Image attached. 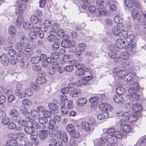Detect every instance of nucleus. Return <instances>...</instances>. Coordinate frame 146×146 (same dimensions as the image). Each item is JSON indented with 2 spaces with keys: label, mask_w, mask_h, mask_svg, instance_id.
Returning <instances> with one entry per match:
<instances>
[{
  "label": "nucleus",
  "mask_w": 146,
  "mask_h": 146,
  "mask_svg": "<svg viewBox=\"0 0 146 146\" xmlns=\"http://www.w3.org/2000/svg\"><path fill=\"white\" fill-rule=\"evenodd\" d=\"M60 98L61 100L60 106L61 107V112L63 114H67L69 111L68 108H66V106H65V104L66 102L68 101L67 97L65 95H61Z\"/></svg>",
  "instance_id": "obj_1"
},
{
  "label": "nucleus",
  "mask_w": 146,
  "mask_h": 146,
  "mask_svg": "<svg viewBox=\"0 0 146 146\" xmlns=\"http://www.w3.org/2000/svg\"><path fill=\"white\" fill-rule=\"evenodd\" d=\"M138 114L133 113L131 114L130 111L126 112L124 113V115L125 117V120L130 122H133L136 121L138 118Z\"/></svg>",
  "instance_id": "obj_2"
},
{
  "label": "nucleus",
  "mask_w": 146,
  "mask_h": 146,
  "mask_svg": "<svg viewBox=\"0 0 146 146\" xmlns=\"http://www.w3.org/2000/svg\"><path fill=\"white\" fill-rule=\"evenodd\" d=\"M29 0H20L19 1L18 5V10L19 13H22L23 11L25 10L27 7V4Z\"/></svg>",
  "instance_id": "obj_3"
},
{
  "label": "nucleus",
  "mask_w": 146,
  "mask_h": 146,
  "mask_svg": "<svg viewBox=\"0 0 146 146\" xmlns=\"http://www.w3.org/2000/svg\"><path fill=\"white\" fill-rule=\"evenodd\" d=\"M125 26L124 24H118L116 26L113 27L112 29L113 34L115 36L119 35L121 30L124 29Z\"/></svg>",
  "instance_id": "obj_4"
},
{
  "label": "nucleus",
  "mask_w": 146,
  "mask_h": 146,
  "mask_svg": "<svg viewBox=\"0 0 146 146\" xmlns=\"http://www.w3.org/2000/svg\"><path fill=\"white\" fill-rule=\"evenodd\" d=\"M125 119H121L119 121L118 125L122 130L125 132H129L131 130V127L129 125L125 124Z\"/></svg>",
  "instance_id": "obj_5"
},
{
  "label": "nucleus",
  "mask_w": 146,
  "mask_h": 146,
  "mask_svg": "<svg viewBox=\"0 0 146 146\" xmlns=\"http://www.w3.org/2000/svg\"><path fill=\"white\" fill-rule=\"evenodd\" d=\"M15 48L18 51L17 56L18 57H21L22 54H23L24 50L27 48L25 46L23 45L20 42H18L16 44Z\"/></svg>",
  "instance_id": "obj_6"
},
{
  "label": "nucleus",
  "mask_w": 146,
  "mask_h": 146,
  "mask_svg": "<svg viewBox=\"0 0 146 146\" xmlns=\"http://www.w3.org/2000/svg\"><path fill=\"white\" fill-rule=\"evenodd\" d=\"M40 75L41 76L38 77L36 79V81L38 84H43L46 82L47 80L44 76V72H41L39 75Z\"/></svg>",
  "instance_id": "obj_7"
},
{
  "label": "nucleus",
  "mask_w": 146,
  "mask_h": 146,
  "mask_svg": "<svg viewBox=\"0 0 146 146\" xmlns=\"http://www.w3.org/2000/svg\"><path fill=\"white\" fill-rule=\"evenodd\" d=\"M23 34L24 33L23 32H21L20 33V35L21 34V35L20 37L21 42L20 43L24 46L28 48L29 45V44L28 43V40L26 37L23 35Z\"/></svg>",
  "instance_id": "obj_8"
},
{
  "label": "nucleus",
  "mask_w": 146,
  "mask_h": 146,
  "mask_svg": "<svg viewBox=\"0 0 146 146\" xmlns=\"http://www.w3.org/2000/svg\"><path fill=\"white\" fill-rule=\"evenodd\" d=\"M9 59L7 55L5 54H2L0 57V61L1 63L5 66L8 65Z\"/></svg>",
  "instance_id": "obj_9"
},
{
  "label": "nucleus",
  "mask_w": 146,
  "mask_h": 146,
  "mask_svg": "<svg viewBox=\"0 0 146 146\" xmlns=\"http://www.w3.org/2000/svg\"><path fill=\"white\" fill-rule=\"evenodd\" d=\"M29 120V117H25V120L16 119L15 121L18 123L20 126L23 127L26 126L29 124L28 122Z\"/></svg>",
  "instance_id": "obj_10"
},
{
  "label": "nucleus",
  "mask_w": 146,
  "mask_h": 146,
  "mask_svg": "<svg viewBox=\"0 0 146 146\" xmlns=\"http://www.w3.org/2000/svg\"><path fill=\"white\" fill-rule=\"evenodd\" d=\"M129 73L128 70L124 69L123 70H119V71L117 72L116 76L119 79H121L123 78L124 76H126Z\"/></svg>",
  "instance_id": "obj_11"
},
{
  "label": "nucleus",
  "mask_w": 146,
  "mask_h": 146,
  "mask_svg": "<svg viewBox=\"0 0 146 146\" xmlns=\"http://www.w3.org/2000/svg\"><path fill=\"white\" fill-rule=\"evenodd\" d=\"M132 109L134 111L133 113L138 114H140V111L142 110V107L139 104H135L133 105Z\"/></svg>",
  "instance_id": "obj_12"
},
{
  "label": "nucleus",
  "mask_w": 146,
  "mask_h": 146,
  "mask_svg": "<svg viewBox=\"0 0 146 146\" xmlns=\"http://www.w3.org/2000/svg\"><path fill=\"white\" fill-rule=\"evenodd\" d=\"M48 133L49 131L48 130H40L39 131V137L41 139H45L48 137Z\"/></svg>",
  "instance_id": "obj_13"
},
{
  "label": "nucleus",
  "mask_w": 146,
  "mask_h": 146,
  "mask_svg": "<svg viewBox=\"0 0 146 146\" xmlns=\"http://www.w3.org/2000/svg\"><path fill=\"white\" fill-rule=\"evenodd\" d=\"M48 40L50 42H54L57 41L58 39L56 36V33H54L52 31L50 32V35L47 37Z\"/></svg>",
  "instance_id": "obj_14"
},
{
  "label": "nucleus",
  "mask_w": 146,
  "mask_h": 146,
  "mask_svg": "<svg viewBox=\"0 0 146 146\" xmlns=\"http://www.w3.org/2000/svg\"><path fill=\"white\" fill-rule=\"evenodd\" d=\"M52 25L51 23L48 20L45 21L43 27L41 28V30L42 32H46L48 30Z\"/></svg>",
  "instance_id": "obj_15"
},
{
  "label": "nucleus",
  "mask_w": 146,
  "mask_h": 146,
  "mask_svg": "<svg viewBox=\"0 0 146 146\" xmlns=\"http://www.w3.org/2000/svg\"><path fill=\"white\" fill-rule=\"evenodd\" d=\"M29 124L31 125L32 128L36 129H39L41 128L40 125L37 122L33 121V119H31L29 118Z\"/></svg>",
  "instance_id": "obj_16"
},
{
  "label": "nucleus",
  "mask_w": 146,
  "mask_h": 146,
  "mask_svg": "<svg viewBox=\"0 0 146 146\" xmlns=\"http://www.w3.org/2000/svg\"><path fill=\"white\" fill-rule=\"evenodd\" d=\"M135 86H133L128 90V92L131 94H137L136 92L139 90V87L137 83H135Z\"/></svg>",
  "instance_id": "obj_17"
},
{
  "label": "nucleus",
  "mask_w": 146,
  "mask_h": 146,
  "mask_svg": "<svg viewBox=\"0 0 146 146\" xmlns=\"http://www.w3.org/2000/svg\"><path fill=\"white\" fill-rule=\"evenodd\" d=\"M116 44L117 47L120 48H123L125 46V41L122 39H117L116 41Z\"/></svg>",
  "instance_id": "obj_18"
},
{
  "label": "nucleus",
  "mask_w": 146,
  "mask_h": 146,
  "mask_svg": "<svg viewBox=\"0 0 146 146\" xmlns=\"http://www.w3.org/2000/svg\"><path fill=\"white\" fill-rule=\"evenodd\" d=\"M10 116L12 117L17 118L20 115L19 111L15 109L10 110L9 112Z\"/></svg>",
  "instance_id": "obj_19"
},
{
  "label": "nucleus",
  "mask_w": 146,
  "mask_h": 146,
  "mask_svg": "<svg viewBox=\"0 0 146 146\" xmlns=\"http://www.w3.org/2000/svg\"><path fill=\"white\" fill-rule=\"evenodd\" d=\"M30 20L34 24H40L42 22V19L36 16L32 15L30 17Z\"/></svg>",
  "instance_id": "obj_20"
},
{
  "label": "nucleus",
  "mask_w": 146,
  "mask_h": 146,
  "mask_svg": "<svg viewBox=\"0 0 146 146\" xmlns=\"http://www.w3.org/2000/svg\"><path fill=\"white\" fill-rule=\"evenodd\" d=\"M59 136L61 140L64 142L66 143L68 140V138L66 133L64 132L61 131Z\"/></svg>",
  "instance_id": "obj_21"
},
{
  "label": "nucleus",
  "mask_w": 146,
  "mask_h": 146,
  "mask_svg": "<svg viewBox=\"0 0 146 146\" xmlns=\"http://www.w3.org/2000/svg\"><path fill=\"white\" fill-rule=\"evenodd\" d=\"M126 98L131 101H136L139 99V96L137 94H133L127 95Z\"/></svg>",
  "instance_id": "obj_22"
},
{
  "label": "nucleus",
  "mask_w": 146,
  "mask_h": 146,
  "mask_svg": "<svg viewBox=\"0 0 146 146\" xmlns=\"http://www.w3.org/2000/svg\"><path fill=\"white\" fill-rule=\"evenodd\" d=\"M30 138L31 140H33V143L35 145H37L39 144V140L37 139V138L38 137V135L37 133H35V131L34 132V133L30 134Z\"/></svg>",
  "instance_id": "obj_23"
},
{
  "label": "nucleus",
  "mask_w": 146,
  "mask_h": 146,
  "mask_svg": "<svg viewBox=\"0 0 146 146\" xmlns=\"http://www.w3.org/2000/svg\"><path fill=\"white\" fill-rule=\"evenodd\" d=\"M82 128L87 131H89L90 130H93L91 127L90 125L88 123V122L83 121L82 123Z\"/></svg>",
  "instance_id": "obj_24"
},
{
  "label": "nucleus",
  "mask_w": 146,
  "mask_h": 146,
  "mask_svg": "<svg viewBox=\"0 0 146 146\" xmlns=\"http://www.w3.org/2000/svg\"><path fill=\"white\" fill-rule=\"evenodd\" d=\"M87 99L84 98H81L77 101L76 104L79 106H82L85 105L87 102Z\"/></svg>",
  "instance_id": "obj_25"
},
{
  "label": "nucleus",
  "mask_w": 146,
  "mask_h": 146,
  "mask_svg": "<svg viewBox=\"0 0 146 146\" xmlns=\"http://www.w3.org/2000/svg\"><path fill=\"white\" fill-rule=\"evenodd\" d=\"M71 44V41L66 39H64L62 42L61 45L62 46L65 48H69Z\"/></svg>",
  "instance_id": "obj_26"
},
{
  "label": "nucleus",
  "mask_w": 146,
  "mask_h": 146,
  "mask_svg": "<svg viewBox=\"0 0 146 146\" xmlns=\"http://www.w3.org/2000/svg\"><path fill=\"white\" fill-rule=\"evenodd\" d=\"M105 140L110 143H115V140L114 139L113 135H109L106 136L105 137Z\"/></svg>",
  "instance_id": "obj_27"
},
{
  "label": "nucleus",
  "mask_w": 146,
  "mask_h": 146,
  "mask_svg": "<svg viewBox=\"0 0 146 146\" xmlns=\"http://www.w3.org/2000/svg\"><path fill=\"white\" fill-rule=\"evenodd\" d=\"M113 99L115 103H120L123 100V97L121 95L116 94L114 96Z\"/></svg>",
  "instance_id": "obj_28"
},
{
  "label": "nucleus",
  "mask_w": 146,
  "mask_h": 146,
  "mask_svg": "<svg viewBox=\"0 0 146 146\" xmlns=\"http://www.w3.org/2000/svg\"><path fill=\"white\" fill-rule=\"evenodd\" d=\"M109 115V113L107 111L103 112L99 114L97 117L99 119H103L108 117Z\"/></svg>",
  "instance_id": "obj_29"
},
{
  "label": "nucleus",
  "mask_w": 146,
  "mask_h": 146,
  "mask_svg": "<svg viewBox=\"0 0 146 146\" xmlns=\"http://www.w3.org/2000/svg\"><path fill=\"white\" fill-rule=\"evenodd\" d=\"M81 90L80 89L72 90L70 92V94L72 97H77L80 95Z\"/></svg>",
  "instance_id": "obj_30"
},
{
  "label": "nucleus",
  "mask_w": 146,
  "mask_h": 146,
  "mask_svg": "<svg viewBox=\"0 0 146 146\" xmlns=\"http://www.w3.org/2000/svg\"><path fill=\"white\" fill-rule=\"evenodd\" d=\"M115 91L117 94L121 95L124 94L126 92L125 88L121 86L117 88Z\"/></svg>",
  "instance_id": "obj_31"
},
{
  "label": "nucleus",
  "mask_w": 146,
  "mask_h": 146,
  "mask_svg": "<svg viewBox=\"0 0 146 146\" xmlns=\"http://www.w3.org/2000/svg\"><path fill=\"white\" fill-rule=\"evenodd\" d=\"M25 132L27 134L34 133L35 130L33 129L31 126H26L24 129Z\"/></svg>",
  "instance_id": "obj_32"
},
{
  "label": "nucleus",
  "mask_w": 146,
  "mask_h": 146,
  "mask_svg": "<svg viewBox=\"0 0 146 146\" xmlns=\"http://www.w3.org/2000/svg\"><path fill=\"white\" fill-rule=\"evenodd\" d=\"M87 122L90 125L91 127L93 130L96 126V123L95 119L93 118H90L88 119Z\"/></svg>",
  "instance_id": "obj_33"
},
{
  "label": "nucleus",
  "mask_w": 146,
  "mask_h": 146,
  "mask_svg": "<svg viewBox=\"0 0 146 146\" xmlns=\"http://www.w3.org/2000/svg\"><path fill=\"white\" fill-rule=\"evenodd\" d=\"M19 14V15L17 19L16 23V25L18 27H19L21 25V24H22L23 22V20L22 15V13H20Z\"/></svg>",
  "instance_id": "obj_34"
},
{
  "label": "nucleus",
  "mask_w": 146,
  "mask_h": 146,
  "mask_svg": "<svg viewBox=\"0 0 146 146\" xmlns=\"http://www.w3.org/2000/svg\"><path fill=\"white\" fill-rule=\"evenodd\" d=\"M75 130V129L74 126L72 124L68 125L66 128V132L70 134L71 133Z\"/></svg>",
  "instance_id": "obj_35"
},
{
  "label": "nucleus",
  "mask_w": 146,
  "mask_h": 146,
  "mask_svg": "<svg viewBox=\"0 0 146 146\" xmlns=\"http://www.w3.org/2000/svg\"><path fill=\"white\" fill-rule=\"evenodd\" d=\"M114 21L115 22L119 24H123V18L120 16L117 15L115 16L113 18Z\"/></svg>",
  "instance_id": "obj_36"
},
{
  "label": "nucleus",
  "mask_w": 146,
  "mask_h": 146,
  "mask_svg": "<svg viewBox=\"0 0 146 146\" xmlns=\"http://www.w3.org/2000/svg\"><path fill=\"white\" fill-rule=\"evenodd\" d=\"M7 145L5 146H17L18 145V142L15 140L7 141Z\"/></svg>",
  "instance_id": "obj_37"
},
{
  "label": "nucleus",
  "mask_w": 146,
  "mask_h": 146,
  "mask_svg": "<svg viewBox=\"0 0 146 146\" xmlns=\"http://www.w3.org/2000/svg\"><path fill=\"white\" fill-rule=\"evenodd\" d=\"M6 97L3 95H0V108H3V103H5L6 101Z\"/></svg>",
  "instance_id": "obj_38"
},
{
  "label": "nucleus",
  "mask_w": 146,
  "mask_h": 146,
  "mask_svg": "<svg viewBox=\"0 0 146 146\" xmlns=\"http://www.w3.org/2000/svg\"><path fill=\"white\" fill-rule=\"evenodd\" d=\"M71 138H77L79 137L80 136L79 132L75 130L72 133L70 134Z\"/></svg>",
  "instance_id": "obj_39"
},
{
  "label": "nucleus",
  "mask_w": 146,
  "mask_h": 146,
  "mask_svg": "<svg viewBox=\"0 0 146 146\" xmlns=\"http://www.w3.org/2000/svg\"><path fill=\"white\" fill-rule=\"evenodd\" d=\"M135 2L132 0H125V3L126 6L129 8H132Z\"/></svg>",
  "instance_id": "obj_40"
},
{
  "label": "nucleus",
  "mask_w": 146,
  "mask_h": 146,
  "mask_svg": "<svg viewBox=\"0 0 146 146\" xmlns=\"http://www.w3.org/2000/svg\"><path fill=\"white\" fill-rule=\"evenodd\" d=\"M33 94V91L31 89L27 88L25 90L23 95H25L24 97L26 96H30L32 95Z\"/></svg>",
  "instance_id": "obj_41"
},
{
  "label": "nucleus",
  "mask_w": 146,
  "mask_h": 146,
  "mask_svg": "<svg viewBox=\"0 0 146 146\" xmlns=\"http://www.w3.org/2000/svg\"><path fill=\"white\" fill-rule=\"evenodd\" d=\"M20 111L21 113L22 114L25 115L27 116V114H29V113L27 111V108H25L24 106H21L20 108Z\"/></svg>",
  "instance_id": "obj_42"
},
{
  "label": "nucleus",
  "mask_w": 146,
  "mask_h": 146,
  "mask_svg": "<svg viewBox=\"0 0 146 146\" xmlns=\"http://www.w3.org/2000/svg\"><path fill=\"white\" fill-rule=\"evenodd\" d=\"M135 75V73H129L125 78V81H129V80H133L134 76Z\"/></svg>",
  "instance_id": "obj_43"
},
{
  "label": "nucleus",
  "mask_w": 146,
  "mask_h": 146,
  "mask_svg": "<svg viewBox=\"0 0 146 146\" xmlns=\"http://www.w3.org/2000/svg\"><path fill=\"white\" fill-rule=\"evenodd\" d=\"M134 38V36L133 35L131 34L128 35L125 39L127 43H131L132 42Z\"/></svg>",
  "instance_id": "obj_44"
},
{
  "label": "nucleus",
  "mask_w": 146,
  "mask_h": 146,
  "mask_svg": "<svg viewBox=\"0 0 146 146\" xmlns=\"http://www.w3.org/2000/svg\"><path fill=\"white\" fill-rule=\"evenodd\" d=\"M15 94L19 98L22 99L24 97V96L23 94L22 93L21 90H19L18 89H16L15 91Z\"/></svg>",
  "instance_id": "obj_45"
},
{
  "label": "nucleus",
  "mask_w": 146,
  "mask_h": 146,
  "mask_svg": "<svg viewBox=\"0 0 146 146\" xmlns=\"http://www.w3.org/2000/svg\"><path fill=\"white\" fill-rule=\"evenodd\" d=\"M22 60H20V66L21 68H25L27 67V63L24 59H23V57L21 56Z\"/></svg>",
  "instance_id": "obj_46"
},
{
  "label": "nucleus",
  "mask_w": 146,
  "mask_h": 146,
  "mask_svg": "<svg viewBox=\"0 0 146 146\" xmlns=\"http://www.w3.org/2000/svg\"><path fill=\"white\" fill-rule=\"evenodd\" d=\"M48 106L50 109L53 111L56 110L58 108V106L54 103H49Z\"/></svg>",
  "instance_id": "obj_47"
},
{
  "label": "nucleus",
  "mask_w": 146,
  "mask_h": 146,
  "mask_svg": "<svg viewBox=\"0 0 146 146\" xmlns=\"http://www.w3.org/2000/svg\"><path fill=\"white\" fill-rule=\"evenodd\" d=\"M60 46V43L57 42H55L53 43L51 46V49L53 51H56L58 50Z\"/></svg>",
  "instance_id": "obj_48"
},
{
  "label": "nucleus",
  "mask_w": 146,
  "mask_h": 146,
  "mask_svg": "<svg viewBox=\"0 0 146 146\" xmlns=\"http://www.w3.org/2000/svg\"><path fill=\"white\" fill-rule=\"evenodd\" d=\"M146 143V137H143L138 139L137 144L139 145H144Z\"/></svg>",
  "instance_id": "obj_49"
},
{
  "label": "nucleus",
  "mask_w": 146,
  "mask_h": 146,
  "mask_svg": "<svg viewBox=\"0 0 146 146\" xmlns=\"http://www.w3.org/2000/svg\"><path fill=\"white\" fill-rule=\"evenodd\" d=\"M32 52L31 51L30 48H26L23 51V54H25L26 56L28 58L30 57L32 54Z\"/></svg>",
  "instance_id": "obj_50"
},
{
  "label": "nucleus",
  "mask_w": 146,
  "mask_h": 146,
  "mask_svg": "<svg viewBox=\"0 0 146 146\" xmlns=\"http://www.w3.org/2000/svg\"><path fill=\"white\" fill-rule=\"evenodd\" d=\"M38 36V34L36 32H31L29 33V37L31 40H33Z\"/></svg>",
  "instance_id": "obj_51"
},
{
  "label": "nucleus",
  "mask_w": 146,
  "mask_h": 146,
  "mask_svg": "<svg viewBox=\"0 0 146 146\" xmlns=\"http://www.w3.org/2000/svg\"><path fill=\"white\" fill-rule=\"evenodd\" d=\"M124 29H123L122 30H121L119 35L120 37L123 38L125 39L127 36L128 34V32L126 31H124Z\"/></svg>",
  "instance_id": "obj_52"
},
{
  "label": "nucleus",
  "mask_w": 146,
  "mask_h": 146,
  "mask_svg": "<svg viewBox=\"0 0 146 146\" xmlns=\"http://www.w3.org/2000/svg\"><path fill=\"white\" fill-rule=\"evenodd\" d=\"M31 61L33 64L38 63L40 62L39 56H36L32 57L31 59Z\"/></svg>",
  "instance_id": "obj_53"
},
{
  "label": "nucleus",
  "mask_w": 146,
  "mask_h": 146,
  "mask_svg": "<svg viewBox=\"0 0 146 146\" xmlns=\"http://www.w3.org/2000/svg\"><path fill=\"white\" fill-rule=\"evenodd\" d=\"M73 62H74L75 64V67L78 70H83L84 68V65L81 64L77 63L74 60H72Z\"/></svg>",
  "instance_id": "obj_54"
},
{
  "label": "nucleus",
  "mask_w": 146,
  "mask_h": 146,
  "mask_svg": "<svg viewBox=\"0 0 146 146\" xmlns=\"http://www.w3.org/2000/svg\"><path fill=\"white\" fill-rule=\"evenodd\" d=\"M126 81L127 82L126 86L128 88H129V89L133 86H135V83H137V82H133V80H129V81Z\"/></svg>",
  "instance_id": "obj_55"
},
{
  "label": "nucleus",
  "mask_w": 146,
  "mask_h": 146,
  "mask_svg": "<svg viewBox=\"0 0 146 146\" xmlns=\"http://www.w3.org/2000/svg\"><path fill=\"white\" fill-rule=\"evenodd\" d=\"M8 31L9 33L11 35H14L16 33V30L14 27L11 26L9 28Z\"/></svg>",
  "instance_id": "obj_56"
},
{
  "label": "nucleus",
  "mask_w": 146,
  "mask_h": 146,
  "mask_svg": "<svg viewBox=\"0 0 146 146\" xmlns=\"http://www.w3.org/2000/svg\"><path fill=\"white\" fill-rule=\"evenodd\" d=\"M31 115L34 118H37L39 115V113L35 110H32L31 112Z\"/></svg>",
  "instance_id": "obj_57"
},
{
  "label": "nucleus",
  "mask_w": 146,
  "mask_h": 146,
  "mask_svg": "<svg viewBox=\"0 0 146 146\" xmlns=\"http://www.w3.org/2000/svg\"><path fill=\"white\" fill-rule=\"evenodd\" d=\"M86 71L84 70H78L76 72V76L78 77H82L85 74Z\"/></svg>",
  "instance_id": "obj_58"
},
{
  "label": "nucleus",
  "mask_w": 146,
  "mask_h": 146,
  "mask_svg": "<svg viewBox=\"0 0 146 146\" xmlns=\"http://www.w3.org/2000/svg\"><path fill=\"white\" fill-rule=\"evenodd\" d=\"M24 28L27 30H30L32 28V25L29 22H25L23 24Z\"/></svg>",
  "instance_id": "obj_59"
},
{
  "label": "nucleus",
  "mask_w": 146,
  "mask_h": 146,
  "mask_svg": "<svg viewBox=\"0 0 146 146\" xmlns=\"http://www.w3.org/2000/svg\"><path fill=\"white\" fill-rule=\"evenodd\" d=\"M54 33H56V36L57 35L58 36L60 37H63L64 35V31L62 30H58L57 32H56V31H53Z\"/></svg>",
  "instance_id": "obj_60"
},
{
  "label": "nucleus",
  "mask_w": 146,
  "mask_h": 146,
  "mask_svg": "<svg viewBox=\"0 0 146 146\" xmlns=\"http://www.w3.org/2000/svg\"><path fill=\"white\" fill-rule=\"evenodd\" d=\"M38 121L41 124H45L48 122V119L47 118L44 116L39 118Z\"/></svg>",
  "instance_id": "obj_61"
},
{
  "label": "nucleus",
  "mask_w": 146,
  "mask_h": 146,
  "mask_svg": "<svg viewBox=\"0 0 146 146\" xmlns=\"http://www.w3.org/2000/svg\"><path fill=\"white\" fill-rule=\"evenodd\" d=\"M113 135L114 137H115L120 139L122 138L123 134L120 132L118 131H115L113 133Z\"/></svg>",
  "instance_id": "obj_62"
},
{
  "label": "nucleus",
  "mask_w": 146,
  "mask_h": 146,
  "mask_svg": "<svg viewBox=\"0 0 146 146\" xmlns=\"http://www.w3.org/2000/svg\"><path fill=\"white\" fill-rule=\"evenodd\" d=\"M121 57H122L124 59H127L130 57V54L128 52H124L120 54Z\"/></svg>",
  "instance_id": "obj_63"
},
{
  "label": "nucleus",
  "mask_w": 146,
  "mask_h": 146,
  "mask_svg": "<svg viewBox=\"0 0 146 146\" xmlns=\"http://www.w3.org/2000/svg\"><path fill=\"white\" fill-rule=\"evenodd\" d=\"M51 56L52 59L56 60L59 58V53L57 52H53L51 54Z\"/></svg>",
  "instance_id": "obj_64"
}]
</instances>
